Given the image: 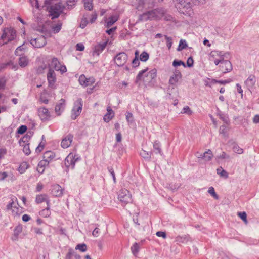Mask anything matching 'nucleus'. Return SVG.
<instances>
[{
	"mask_svg": "<svg viewBox=\"0 0 259 259\" xmlns=\"http://www.w3.org/2000/svg\"><path fill=\"white\" fill-rule=\"evenodd\" d=\"M18 62L20 66L25 67L27 66L28 64V59L25 56H22L19 58Z\"/></svg>",
	"mask_w": 259,
	"mask_h": 259,
	"instance_id": "31",
	"label": "nucleus"
},
{
	"mask_svg": "<svg viewBox=\"0 0 259 259\" xmlns=\"http://www.w3.org/2000/svg\"><path fill=\"white\" fill-rule=\"evenodd\" d=\"M217 172L218 175L220 176L227 178L228 177V174L227 172L224 170L221 167L217 168Z\"/></svg>",
	"mask_w": 259,
	"mask_h": 259,
	"instance_id": "35",
	"label": "nucleus"
},
{
	"mask_svg": "<svg viewBox=\"0 0 259 259\" xmlns=\"http://www.w3.org/2000/svg\"><path fill=\"white\" fill-rule=\"evenodd\" d=\"M40 215L44 217H49L51 214V212L50 211V208L49 207H46L45 209H42L39 212Z\"/></svg>",
	"mask_w": 259,
	"mask_h": 259,
	"instance_id": "39",
	"label": "nucleus"
},
{
	"mask_svg": "<svg viewBox=\"0 0 259 259\" xmlns=\"http://www.w3.org/2000/svg\"><path fill=\"white\" fill-rule=\"evenodd\" d=\"M73 139V135L72 134H68L65 136L61 143V147L64 149L68 148L72 142Z\"/></svg>",
	"mask_w": 259,
	"mask_h": 259,
	"instance_id": "15",
	"label": "nucleus"
},
{
	"mask_svg": "<svg viewBox=\"0 0 259 259\" xmlns=\"http://www.w3.org/2000/svg\"><path fill=\"white\" fill-rule=\"evenodd\" d=\"M164 37L166 41V45L168 49V50H170L171 49L172 44V38L170 37H168L167 35H164Z\"/></svg>",
	"mask_w": 259,
	"mask_h": 259,
	"instance_id": "46",
	"label": "nucleus"
},
{
	"mask_svg": "<svg viewBox=\"0 0 259 259\" xmlns=\"http://www.w3.org/2000/svg\"><path fill=\"white\" fill-rule=\"evenodd\" d=\"M238 215L243 221L245 224H247V214L245 212H239L238 213Z\"/></svg>",
	"mask_w": 259,
	"mask_h": 259,
	"instance_id": "45",
	"label": "nucleus"
},
{
	"mask_svg": "<svg viewBox=\"0 0 259 259\" xmlns=\"http://www.w3.org/2000/svg\"><path fill=\"white\" fill-rule=\"evenodd\" d=\"M4 65L5 66L4 67H5L7 66L12 65L11 68L14 69L15 70H16L18 69V66L17 64H13L12 61H9L7 63L4 64Z\"/></svg>",
	"mask_w": 259,
	"mask_h": 259,
	"instance_id": "52",
	"label": "nucleus"
},
{
	"mask_svg": "<svg viewBox=\"0 0 259 259\" xmlns=\"http://www.w3.org/2000/svg\"><path fill=\"white\" fill-rule=\"evenodd\" d=\"M151 153H149L148 152L144 150H142L140 152V155L144 159H149L150 158Z\"/></svg>",
	"mask_w": 259,
	"mask_h": 259,
	"instance_id": "40",
	"label": "nucleus"
},
{
	"mask_svg": "<svg viewBox=\"0 0 259 259\" xmlns=\"http://www.w3.org/2000/svg\"><path fill=\"white\" fill-rule=\"evenodd\" d=\"M77 0H67V5L68 6V8H72L73 6H74L77 2Z\"/></svg>",
	"mask_w": 259,
	"mask_h": 259,
	"instance_id": "51",
	"label": "nucleus"
},
{
	"mask_svg": "<svg viewBox=\"0 0 259 259\" xmlns=\"http://www.w3.org/2000/svg\"><path fill=\"white\" fill-rule=\"evenodd\" d=\"M78 80L80 84L84 87L91 85L95 82V79L94 77L87 78L84 75H80Z\"/></svg>",
	"mask_w": 259,
	"mask_h": 259,
	"instance_id": "16",
	"label": "nucleus"
},
{
	"mask_svg": "<svg viewBox=\"0 0 259 259\" xmlns=\"http://www.w3.org/2000/svg\"><path fill=\"white\" fill-rule=\"evenodd\" d=\"M181 113L183 114H186L188 115H191L192 114L193 112L188 106H185L182 109Z\"/></svg>",
	"mask_w": 259,
	"mask_h": 259,
	"instance_id": "36",
	"label": "nucleus"
},
{
	"mask_svg": "<svg viewBox=\"0 0 259 259\" xmlns=\"http://www.w3.org/2000/svg\"><path fill=\"white\" fill-rule=\"evenodd\" d=\"M62 11L60 8H58L57 5L52 6L51 7L50 14L52 16V18H56L59 17L61 12Z\"/></svg>",
	"mask_w": 259,
	"mask_h": 259,
	"instance_id": "24",
	"label": "nucleus"
},
{
	"mask_svg": "<svg viewBox=\"0 0 259 259\" xmlns=\"http://www.w3.org/2000/svg\"><path fill=\"white\" fill-rule=\"evenodd\" d=\"M30 139V137L28 135H26L22 137L20 140V145L23 146V151L26 155H28L30 154L31 151L29 147V144L27 143Z\"/></svg>",
	"mask_w": 259,
	"mask_h": 259,
	"instance_id": "10",
	"label": "nucleus"
},
{
	"mask_svg": "<svg viewBox=\"0 0 259 259\" xmlns=\"http://www.w3.org/2000/svg\"><path fill=\"white\" fill-rule=\"evenodd\" d=\"M44 146H45V144L42 143V142H40L35 149L36 152L40 153V152H41L42 151V150L44 149Z\"/></svg>",
	"mask_w": 259,
	"mask_h": 259,
	"instance_id": "53",
	"label": "nucleus"
},
{
	"mask_svg": "<svg viewBox=\"0 0 259 259\" xmlns=\"http://www.w3.org/2000/svg\"><path fill=\"white\" fill-rule=\"evenodd\" d=\"M83 103L81 98H78L74 103L73 107L72 109L71 118L73 120L78 117L82 109Z\"/></svg>",
	"mask_w": 259,
	"mask_h": 259,
	"instance_id": "7",
	"label": "nucleus"
},
{
	"mask_svg": "<svg viewBox=\"0 0 259 259\" xmlns=\"http://www.w3.org/2000/svg\"><path fill=\"white\" fill-rule=\"evenodd\" d=\"M187 47V45L186 42V41L183 39H181L179 42V46L177 48V50L178 51H181L184 49H185Z\"/></svg>",
	"mask_w": 259,
	"mask_h": 259,
	"instance_id": "37",
	"label": "nucleus"
},
{
	"mask_svg": "<svg viewBox=\"0 0 259 259\" xmlns=\"http://www.w3.org/2000/svg\"><path fill=\"white\" fill-rule=\"evenodd\" d=\"M84 8L88 10L91 11L92 10L93 6V0H82Z\"/></svg>",
	"mask_w": 259,
	"mask_h": 259,
	"instance_id": "33",
	"label": "nucleus"
},
{
	"mask_svg": "<svg viewBox=\"0 0 259 259\" xmlns=\"http://www.w3.org/2000/svg\"><path fill=\"white\" fill-rule=\"evenodd\" d=\"M28 167H29V165L27 162H23L20 164V165L18 168V171L21 174H23L28 168Z\"/></svg>",
	"mask_w": 259,
	"mask_h": 259,
	"instance_id": "34",
	"label": "nucleus"
},
{
	"mask_svg": "<svg viewBox=\"0 0 259 259\" xmlns=\"http://www.w3.org/2000/svg\"><path fill=\"white\" fill-rule=\"evenodd\" d=\"M48 196L46 194L36 195L35 201L37 204L41 203L46 201Z\"/></svg>",
	"mask_w": 259,
	"mask_h": 259,
	"instance_id": "30",
	"label": "nucleus"
},
{
	"mask_svg": "<svg viewBox=\"0 0 259 259\" xmlns=\"http://www.w3.org/2000/svg\"><path fill=\"white\" fill-rule=\"evenodd\" d=\"M51 67L56 71H59L62 74L67 71L66 66L62 65L56 57L52 59L51 64H49V68Z\"/></svg>",
	"mask_w": 259,
	"mask_h": 259,
	"instance_id": "8",
	"label": "nucleus"
},
{
	"mask_svg": "<svg viewBox=\"0 0 259 259\" xmlns=\"http://www.w3.org/2000/svg\"><path fill=\"white\" fill-rule=\"evenodd\" d=\"M7 150L6 148H1L0 149V159H2L4 155L7 154Z\"/></svg>",
	"mask_w": 259,
	"mask_h": 259,
	"instance_id": "63",
	"label": "nucleus"
},
{
	"mask_svg": "<svg viewBox=\"0 0 259 259\" xmlns=\"http://www.w3.org/2000/svg\"><path fill=\"white\" fill-rule=\"evenodd\" d=\"M49 164V162L47 160H45V159H43V160H41L39 163L38 165L41 167H45L46 166H48Z\"/></svg>",
	"mask_w": 259,
	"mask_h": 259,
	"instance_id": "54",
	"label": "nucleus"
},
{
	"mask_svg": "<svg viewBox=\"0 0 259 259\" xmlns=\"http://www.w3.org/2000/svg\"><path fill=\"white\" fill-rule=\"evenodd\" d=\"M17 200V198L16 197H14L12 198V201L10 203H9L7 205V209L10 210L11 209L13 206V205L14 202V200Z\"/></svg>",
	"mask_w": 259,
	"mask_h": 259,
	"instance_id": "59",
	"label": "nucleus"
},
{
	"mask_svg": "<svg viewBox=\"0 0 259 259\" xmlns=\"http://www.w3.org/2000/svg\"><path fill=\"white\" fill-rule=\"evenodd\" d=\"M148 69H145L140 71L136 76L135 83H138L139 81H143L145 83H149L153 79L156 78L157 70L156 69H153L147 72Z\"/></svg>",
	"mask_w": 259,
	"mask_h": 259,
	"instance_id": "1",
	"label": "nucleus"
},
{
	"mask_svg": "<svg viewBox=\"0 0 259 259\" xmlns=\"http://www.w3.org/2000/svg\"><path fill=\"white\" fill-rule=\"evenodd\" d=\"M65 106V100L64 99H61L59 101V102L56 104L55 108V111L58 115H60L61 112L63 111Z\"/></svg>",
	"mask_w": 259,
	"mask_h": 259,
	"instance_id": "20",
	"label": "nucleus"
},
{
	"mask_svg": "<svg viewBox=\"0 0 259 259\" xmlns=\"http://www.w3.org/2000/svg\"><path fill=\"white\" fill-rule=\"evenodd\" d=\"M47 65L46 64H44L40 66H39L37 70V72L38 73H43L44 70L46 68Z\"/></svg>",
	"mask_w": 259,
	"mask_h": 259,
	"instance_id": "61",
	"label": "nucleus"
},
{
	"mask_svg": "<svg viewBox=\"0 0 259 259\" xmlns=\"http://www.w3.org/2000/svg\"><path fill=\"white\" fill-rule=\"evenodd\" d=\"M163 11L161 9H155L144 13L139 16L140 21L157 20L160 19L163 15Z\"/></svg>",
	"mask_w": 259,
	"mask_h": 259,
	"instance_id": "2",
	"label": "nucleus"
},
{
	"mask_svg": "<svg viewBox=\"0 0 259 259\" xmlns=\"http://www.w3.org/2000/svg\"><path fill=\"white\" fill-rule=\"evenodd\" d=\"M126 118L128 122H132L133 121V116L131 112H127L126 114Z\"/></svg>",
	"mask_w": 259,
	"mask_h": 259,
	"instance_id": "58",
	"label": "nucleus"
},
{
	"mask_svg": "<svg viewBox=\"0 0 259 259\" xmlns=\"http://www.w3.org/2000/svg\"><path fill=\"white\" fill-rule=\"evenodd\" d=\"M179 4L180 5V6H179V9L183 8L188 10V12L190 11L192 7L190 0H179Z\"/></svg>",
	"mask_w": 259,
	"mask_h": 259,
	"instance_id": "23",
	"label": "nucleus"
},
{
	"mask_svg": "<svg viewBox=\"0 0 259 259\" xmlns=\"http://www.w3.org/2000/svg\"><path fill=\"white\" fill-rule=\"evenodd\" d=\"M220 67L221 68V71L224 73H226L229 72L232 70V65L230 61L229 60H223L221 63Z\"/></svg>",
	"mask_w": 259,
	"mask_h": 259,
	"instance_id": "17",
	"label": "nucleus"
},
{
	"mask_svg": "<svg viewBox=\"0 0 259 259\" xmlns=\"http://www.w3.org/2000/svg\"><path fill=\"white\" fill-rule=\"evenodd\" d=\"M107 44V41L102 44H99L95 46L93 52V56H99L100 54L105 49Z\"/></svg>",
	"mask_w": 259,
	"mask_h": 259,
	"instance_id": "19",
	"label": "nucleus"
},
{
	"mask_svg": "<svg viewBox=\"0 0 259 259\" xmlns=\"http://www.w3.org/2000/svg\"><path fill=\"white\" fill-rule=\"evenodd\" d=\"M196 156L198 158L203 159L205 161H209L213 156L212 152L210 150H208L203 154H200L199 155Z\"/></svg>",
	"mask_w": 259,
	"mask_h": 259,
	"instance_id": "21",
	"label": "nucleus"
},
{
	"mask_svg": "<svg viewBox=\"0 0 259 259\" xmlns=\"http://www.w3.org/2000/svg\"><path fill=\"white\" fill-rule=\"evenodd\" d=\"M80 157L76 154L70 153L66 157L64 164L67 169L69 168L73 169L76 162L80 160Z\"/></svg>",
	"mask_w": 259,
	"mask_h": 259,
	"instance_id": "6",
	"label": "nucleus"
},
{
	"mask_svg": "<svg viewBox=\"0 0 259 259\" xmlns=\"http://www.w3.org/2000/svg\"><path fill=\"white\" fill-rule=\"evenodd\" d=\"M62 27V23L61 22H58L57 24L52 25L51 26L52 31L54 33H58L61 30Z\"/></svg>",
	"mask_w": 259,
	"mask_h": 259,
	"instance_id": "32",
	"label": "nucleus"
},
{
	"mask_svg": "<svg viewBox=\"0 0 259 259\" xmlns=\"http://www.w3.org/2000/svg\"><path fill=\"white\" fill-rule=\"evenodd\" d=\"M74 253H75V252L72 249H69L68 252L67 253V254L66 255L65 258L66 259H71L72 256L74 255Z\"/></svg>",
	"mask_w": 259,
	"mask_h": 259,
	"instance_id": "56",
	"label": "nucleus"
},
{
	"mask_svg": "<svg viewBox=\"0 0 259 259\" xmlns=\"http://www.w3.org/2000/svg\"><path fill=\"white\" fill-rule=\"evenodd\" d=\"M25 49L26 48L25 47V44L24 43L23 45L17 48L16 50L15 51V54L17 56H20L21 54L19 53V52L24 51Z\"/></svg>",
	"mask_w": 259,
	"mask_h": 259,
	"instance_id": "44",
	"label": "nucleus"
},
{
	"mask_svg": "<svg viewBox=\"0 0 259 259\" xmlns=\"http://www.w3.org/2000/svg\"><path fill=\"white\" fill-rule=\"evenodd\" d=\"M16 37V31L12 27H6L3 29V34L1 36L2 40H6L5 44L11 41Z\"/></svg>",
	"mask_w": 259,
	"mask_h": 259,
	"instance_id": "4",
	"label": "nucleus"
},
{
	"mask_svg": "<svg viewBox=\"0 0 259 259\" xmlns=\"http://www.w3.org/2000/svg\"><path fill=\"white\" fill-rule=\"evenodd\" d=\"M172 65L174 67H177V66H180V65H183L184 67H186L185 64V63L184 62H183L182 61H181V60L179 61V60H175L173 61Z\"/></svg>",
	"mask_w": 259,
	"mask_h": 259,
	"instance_id": "50",
	"label": "nucleus"
},
{
	"mask_svg": "<svg viewBox=\"0 0 259 259\" xmlns=\"http://www.w3.org/2000/svg\"><path fill=\"white\" fill-rule=\"evenodd\" d=\"M76 49L77 51H82L84 50V45L81 43H78L76 45Z\"/></svg>",
	"mask_w": 259,
	"mask_h": 259,
	"instance_id": "62",
	"label": "nucleus"
},
{
	"mask_svg": "<svg viewBox=\"0 0 259 259\" xmlns=\"http://www.w3.org/2000/svg\"><path fill=\"white\" fill-rule=\"evenodd\" d=\"M188 241V237L186 236H178L176 238V241L179 243H185Z\"/></svg>",
	"mask_w": 259,
	"mask_h": 259,
	"instance_id": "38",
	"label": "nucleus"
},
{
	"mask_svg": "<svg viewBox=\"0 0 259 259\" xmlns=\"http://www.w3.org/2000/svg\"><path fill=\"white\" fill-rule=\"evenodd\" d=\"M38 114L42 121H48L51 117L50 112L48 109L45 107H40L38 109Z\"/></svg>",
	"mask_w": 259,
	"mask_h": 259,
	"instance_id": "13",
	"label": "nucleus"
},
{
	"mask_svg": "<svg viewBox=\"0 0 259 259\" xmlns=\"http://www.w3.org/2000/svg\"><path fill=\"white\" fill-rule=\"evenodd\" d=\"M139 247L137 243H135L131 247V250L133 254L136 256L139 252Z\"/></svg>",
	"mask_w": 259,
	"mask_h": 259,
	"instance_id": "42",
	"label": "nucleus"
},
{
	"mask_svg": "<svg viewBox=\"0 0 259 259\" xmlns=\"http://www.w3.org/2000/svg\"><path fill=\"white\" fill-rule=\"evenodd\" d=\"M256 82V78L254 75H250L245 81V84L249 90L252 89Z\"/></svg>",
	"mask_w": 259,
	"mask_h": 259,
	"instance_id": "22",
	"label": "nucleus"
},
{
	"mask_svg": "<svg viewBox=\"0 0 259 259\" xmlns=\"http://www.w3.org/2000/svg\"><path fill=\"white\" fill-rule=\"evenodd\" d=\"M118 20V17L116 15H113L105 20L106 26L110 27Z\"/></svg>",
	"mask_w": 259,
	"mask_h": 259,
	"instance_id": "28",
	"label": "nucleus"
},
{
	"mask_svg": "<svg viewBox=\"0 0 259 259\" xmlns=\"http://www.w3.org/2000/svg\"><path fill=\"white\" fill-rule=\"evenodd\" d=\"M51 194L55 197H61L63 195V189L58 184H54L51 186Z\"/></svg>",
	"mask_w": 259,
	"mask_h": 259,
	"instance_id": "14",
	"label": "nucleus"
},
{
	"mask_svg": "<svg viewBox=\"0 0 259 259\" xmlns=\"http://www.w3.org/2000/svg\"><path fill=\"white\" fill-rule=\"evenodd\" d=\"M182 77V74L180 71L177 69H175L173 72V75L169 79V83L171 85L176 84Z\"/></svg>",
	"mask_w": 259,
	"mask_h": 259,
	"instance_id": "18",
	"label": "nucleus"
},
{
	"mask_svg": "<svg viewBox=\"0 0 259 259\" xmlns=\"http://www.w3.org/2000/svg\"><path fill=\"white\" fill-rule=\"evenodd\" d=\"M153 148L157 150L159 154H161V150L160 148V142L159 141H156L154 142V143H153Z\"/></svg>",
	"mask_w": 259,
	"mask_h": 259,
	"instance_id": "48",
	"label": "nucleus"
},
{
	"mask_svg": "<svg viewBox=\"0 0 259 259\" xmlns=\"http://www.w3.org/2000/svg\"><path fill=\"white\" fill-rule=\"evenodd\" d=\"M30 42L34 47L36 48H41L46 44V38L42 35L36 38L31 39Z\"/></svg>",
	"mask_w": 259,
	"mask_h": 259,
	"instance_id": "12",
	"label": "nucleus"
},
{
	"mask_svg": "<svg viewBox=\"0 0 259 259\" xmlns=\"http://www.w3.org/2000/svg\"><path fill=\"white\" fill-rule=\"evenodd\" d=\"M155 0H139V5H142L145 8H152L154 6Z\"/></svg>",
	"mask_w": 259,
	"mask_h": 259,
	"instance_id": "25",
	"label": "nucleus"
},
{
	"mask_svg": "<svg viewBox=\"0 0 259 259\" xmlns=\"http://www.w3.org/2000/svg\"><path fill=\"white\" fill-rule=\"evenodd\" d=\"M22 229H23V227L21 225H18L15 228L14 230L13 236L12 238V239L13 241H15L18 239L19 234L22 231Z\"/></svg>",
	"mask_w": 259,
	"mask_h": 259,
	"instance_id": "27",
	"label": "nucleus"
},
{
	"mask_svg": "<svg viewBox=\"0 0 259 259\" xmlns=\"http://www.w3.org/2000/svg\"><path fill=\"white\" fill-rule=\"evenodd\" d=\"M27 130V127L25 125H21L18 130V133L20 134H24Z\"/></svg>",
	"mask_w": 259,
	"mask_h": 259,
	"instance_id": "55",
	"label": "nucleus"
},
{
	"mask_svg": "<svg viewBox=\"0 0 259 259\" xmlns=\"http://www.w3.org/2000/svg\"><path fill=\"white\" fill-rule=\"evenodd\" d=\"M55 157V153L51 151H48L44 153L43 158L49 162L51 161Z\"/></svg>",
	"mask_w": 259,
	"mask_h": 259,
	"instance_id": "29",
	"label": "nucleus"
},
{
	"mask_svg": "<svg viewBox=\"0 0 259 259\" xmlns=\"http://www.w3.org/2000/svg\"><path fill=\"white\" fill-rule=\"evenodd\" d=\"M233 151L237 154H242L243 153V149L241 148L238 145H234L233 147Z\"/></svg>",
	"mask_w": 259,
	"mask_h": 259,
	"instance_id": "47",
	"label": "nucleus"
},
{
	"mask_svg": "<svg viewBox=\"0 0 259 259\" xmlns=\"http://www.w3.org/2000/svg\"><path fill=\"white\" fill-rule=\"evenodd\" d=\"M156 235L158 237H161L163 238H165L166 237V233L162 231H158L156 232Z\"/></svg>",
	"mask_w": 259,
	"mask_h": 259,
	"instance_id": "64",
	"label": "nucleus"
},
{
	"mask_svg": "<svg viewBox=\"0 0 259 259\" xmlns=\"http://www.w3.org/2000/svg\"><path fill=\"white\" fill-rule=\"evenodd\" d=\"M118 199L122 205H125L133 202L132 194L126 189H121L118 192Z\"/></svg>",
	"mask_w": 259,
	"mask_h": 259,
	"instance_id": "3",
	"label": "nucleus"
},
{
	"mask_svg": "<svg viewBox=\"0 0 259 259\" xmlns=\"http://www.w3.org/2000/svg\"><path fill=\"white\" fill-rule=\"evenodd\" d=\"M107 113L104 116L103 119L104 121L108 122L111 120L114 116V113L110 106H108L107 108Z\"/></svg>",
	"mask_w": 259,
	"mask_h": 259,
	"instance_id": "26",
	"label": "nucleus"
},
{
	"mask_svg": "<svg viewBox=\"0 0 259 259\" xmlns=\"http://www.w3.org/2000/svg\"><path fill=\"white\" fill-rule=\"evenodd\" d=\"M132 65L133 67H136L138 66L140 64V62L137 57H135V58L132 61Z\"/></svg>",
	"mask_w": 259,
	"mask_h": 259,
	"instance_id": "57",
	"label": "nucleus"
},
{
	"mask_svg": "<svg viewBox=\"0 0 259 259\" xmlns=\"http://www.w3.org/2000/svg\"><path fill=\"white\" fill-rule=\"evenodd\" d=\"M193 62H194V61H193L192 57H190L187 59V65L189 67H192L193 65Z\"/></svg>",
	"mask_w": 259,
	"mask_h": 259,
	"instance_id": "60",
	"label": "nucleus"
},
{
	"mask_svg": "<svg viewBox=\"0 0 259 259\" xmlns=\"http://www.w3.org/2000/svg\"><path fill=\"white\" fill-rule=\"evenodd\" d=\"M128 59L127 55L124 52H120L114 57L115 63L119 67L124 66Z\"/></svg>",
	"mask_w": 259,
	"mask_h": 259,
	"instance_id": "9",
	"label": "nucleus"
},
{
	"mask_svg": "<svg viewBox=\"0 0 259 259\" xmlns=\"http://www.w3.org/2000/svg\"><path fill=\"white\" fill-rule=\"evenodd\" d=\"M149 57V54L146 52H143L140 56L141 61L145 62L148 60Z\"/></svg>",
	"mask_w": 259,
	"mask_h": 259,
	"instance_id": "43",
	"label": "nucleus"
},
{
	"mask_svg": "<svg viewBox=\"0 0 259 259\" xmlns=\"http://www.w3.org/2000/svg\"><path fill=\"white\" fill-rule=\"evenodd\" d=\"M75 249L79 250L81 252H85L87 250V247L84 243L78 244L76 246Z\"/></svg>",
	"mask_w": 259,
	"mask_h": 259,
	"instance_id": "41",
	"label": "nucleus"
},
{
	"mask_svg": "<svg viewBox=\"0 0 259 259\" xmlns=\"http://www.w3.org/2000/svg\"><path fill=\"white\" fill-rule=\"evenodd\" d=\"M225 53L223 51L213 50L209 54V60L213 62L215 65H218L224 59Z\"/></svg>",
	"mask_w": 259,
	"mask_h": 259,
	"instance_id": "5",
	"label": "nucleus"
},
{
	"mask_svg": "<svg viewBox=\"0 0 259 259\" xmlns=\"http://www.w3.org/2000/svg\"><path fill=\"white\" fill-rule=\"evenodd\" d=\"M208 192L212 195L215 199H218V196L216 194L214 189L213 187H211L209 188L208 190Z\"/></svg>",
	"mask_w": 259,
	"mask_h": 259,
	"instance_id": "49",
	"label": "nucleus"
},
{
	"mask_svg": "<svg viewBox=\"0 0 259 259\" xmlns=\"http://www.w3.org/2000/svg\"><path fill=\"white\" fill-rule=\"evenodd\" d=\"M47 78L49 87L54 88L55 83L56 81V75L54 70L52 68H49L47 74Z\"/></svg>",
	"mask_w": 259,
	"mask_h": 259,
	"instance_id": "11",
	"label": "nucleus"
}]
</instances>
